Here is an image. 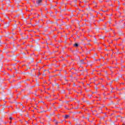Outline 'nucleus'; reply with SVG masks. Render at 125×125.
I'll return each instance as SVG.
<instances>
[{
	"instance_id": "nucleus-53",
	"label": "nucleus",
	"mask_w": 125,
	"mask_h": 125,
	"mask_svg": "<svg viewBox=\"0 0 125 125\" xmlns=\"http://www.w3.org/2000/svg\"><path fill=\"white\" fill-rule=\"evenodd\" d=\"M88 42H90V40H89Z\"/></svg>"
},
{
	"instance_id": "nucleus-32",
	"label": "nucleus",
	"mask_w": 125,
	"mask_h": 125,
	"mask_svg": "<svg viewBox=\"0 0 125 125\" xmlns=\"http://www.w3.org/2000/svg\"><path fill=\"white\" fill-rule=\"evenodd\" d=\"M94 112H97V110H94Z\"/></svg>"
},
{
	"instance_id": "nucleus-46",
	"label": "nucleus",
	"mask_w": 125,
	"mask_h": 125,
	"mask_svg": "<svg viewBox=\"0 0 125 125\" xmlns=\"http://www.w3.org/2000/svg\"><path fill=\"white\" fill-rule=\"evenodd\" d=\"M33 19H31L30 20H32Z\"/></svg>"
},
{
	"instance_id": "nucleus-25",
	"label": "nucleus",
	"mask_w": 125,
	"mask_h": 125,
	"mask_svg": "<svg viewBox=\"0 0 125 125\" xmlns=\"http://www.w3.org/2000/svg\"><path fill=\"white\" fill-rule=\"evenodd\" d=\"M102 11H103L104 12H106V11H103L102 10H101Z\"/></svg>"
},
{
	"instance_id": "nucleus-31",
	"label": "nucleus",
	"mask_w": 125,
	"mask_h": 125,
	"mask_svg": "<svg viewBox=\"0 0 125 125\" xmlns=\"http://www.w3.org/2000/svg\"><path fill=\"white\" fill-rule=\"evenodd\" d=\"M96 30H97V31L98 32V31H99V30H98V29H96Z\"/></svg>"
},
{
	"instance_id": "nucleus-50",
	"label": "nucleus",
	"mask_w": 125,
	"mask_h": 125,
	"mask_svg": "<svg viewBox=\"0 0 125 125\" xmlns=\"http://www.w3.org/2000/svg\"><path fill=\"white\" fill-rule=\"evenodd\" d=\"M49 119H50V117H49Z\"/></svg>"
},
{
	"instance_id": "nucleus-30",
	"label": "nucleus",
	"mask_w": 125,
	"mask_h": 125,
	"mask_svg": "<svg viewBox=\"0 0 125 125\" xmlns=\"http://www.w3.org/2000/svg\"><path fill=\"white\" fill-rule=\"evenodd\" d=\"M0 9H2V10H3V8L2 7Z\"/></svg>"
},
{
	"instance_id": "nucleus-3",
	"label": "nucleus",
	"mask_w": 125,
	"mask_h": 125,
	"mask_svg": "<svg viewBox=\"0 0 125 125\" xmlns=\"http://www.w3.org/2000/svg\"><path fill=\"white\" fill-rule=\"evenodd\" d=\"M2 66H3V64L2 62H0V70L2 68Z\"/></svg>"
},
{
	"instance_id": "nucleus-6",
	"label": "nucleus",
	"mask_w": 125,
	"mask_h": 125,
	"mask_svg": "<svg viewBox=\"0 0 125 125\" xmlns=\"http://www.w3.org/2000/svg\"><path fill=\"white\" fill-rule=\"evenodd\" d=\"M70 117V115H66L65 116H64V119H68V118Z\"/></svg>"
},
{
	"instance_id": "nucleus-35",
	"label": "nucleus",
	"mask_w": 125,
	"mask_h": 125,
	"mask_svg": "<svg viewBox=\"0 0 125 125\" xmlns=\"http://www.w3.org/2000/svg\"><path fill=\"white\" fill-rule=\"evenodd\" d=\"M43 111L45 113V112H46V111H44V110H43Z\"/></svg>"
},
{
	"instance_id": "nucleus-24",
	"label": "nucleus",
	"mask_w": 125,
	"mask_h": 125,
	"mask_svg": "<svg viewBox=\"0 0 125 125\" xmlns=\"http://www.w3.org/2000/svg\"><path fill=\"white\" fill-rule=\"evenodd\" d=\"M112 83H113V82H110V84H112Z\"/></svg>"
},
{
	"instance_id": "nucleus-9",
	"label": "nucleus",
	"mask_w": 125,
	"mask_h": 125,
	"mask_svg": "<svg viewBox=\"0 0 125 125\" xmlns=\"http://www.w3.org/2000/svg\"><path fill=\"white\" fill-rule=\"evenodd\" d=\"M106 28H107V26H106V25H104V28H102V30H106Z\"/></svg>"
},
{
	"instance_id": "nucleus-56",
	"label": "nucleus",
	"mask_w": 125,
	"mask_h": 125,
	"mask_svg": "<svg viewBox=\"0 0 125 125\" xmlns=\"http://www.w3.org/2000/svg\"><path fill=\"white\" fill-rule=\"evenodd\" d=\"M74 91L76 92V90H74Z\"/></svg>"
},
{
	"instance_id": "nucleus-62",
	"label": "nucleus",
	"mask_w": 125,
	"mask_h": 125,
	"mask_svg": "<svg viewBox=\"0 0 125 125\" xmlns=\"http://www.w3.org/2000/svg\"><path fill=\"white\" fill-rule=\"evenodd\" d=\"M110 30H112V29H110Z\"/></svg>"
},
{
	"instance_id": "nucleus-54",
	"label": "nucleus",
	"mask_w": 125,
	"mask_h": 125,
	"mask_svg": "<svg viewBox=\"0 0 125 125\" xmlns=\"http://www.w3.org/2000/svg\"><path fill=\"white\" fill-rule=\"evenodd\" d=\"M124 26H125V23H124Z\"/></svg>"
},
{
	"instance_id": "nucleus-43",
	"label": "nucleus",
	"mask_w": 125,
	"mask_h": 125,
	"mask_svg": "<svg viewBox=\"0 0 125 125\" xmlns=\"http://www.w3.org/2000/svg\"><path fill=\"white\" fill-rule=\"evenodd\" d=\"M45 71H46V70H44V72H45Z\"/></svg>"
},
{
	"instance_id": "nucleus-17",
	"label": "nucleus",
	"mask_w": 125,
	"mask_h": 125,
	"mask_svg": "<svg viewBox=\"0 0 125 125\" xmlns=\"http://www.w3.org/2000/svg\"><path fill=\"white\" fill-rule=\"evenodd\" d=\"M73 86H76V84L75 83H73Z\"/></svg>"
},
{
	"instance_id": "nucleus-23",
	"label": "nucleus",
	"mask_w": 125,
	"mask_h": 125,
	"mask_svg": "<svg viewBox=\"0 0 125 125\" xmlns=\"http://www.w3.org/2000/svg\"><path fill=\"white\" fill-rule=\"evenodd\" d=\"M65 81L66 82H68V80H67V79H65Z\"/></svg>"
},
{
	"instance_id": "nucleus-2",
	"label": "nucleus",
	"mask_w": 125,
	"mask_h": 125,
	"mask_svg": "<svg viewBox=\"0 0 125 125\" xmlns=\"http://www.w3.org/2000/svg\"><path fill=\"white\" fill-rule=\"evenodd\" d=\"M84 60H82L80 61L79 64H86V62H83Z\"/></svg>"
},
{
	"instance_id": "nucleus-40",
	"label": "nucleus",
	"mask_w": 125,
	"mask_h": 125,
	"mask_svg": "<svg viewBox=\"0 0 125 125\" xmlns=\"http://www.w3.org/2000/svg\"><path fill=\"white\" fill-rule=\"evenodd\" d=\"M54 122H56V120H54Z\"/></svg>"
},
{
	"instance_id": "nucleus-61",
	"label": "nucleus",
	"mask_w": 125,
	"mask_h": 125,
	"mask_svg": "<svg viewBox=\"0 0 125 125\" xmlns=\"http://www.w3.org/2000/svg\"><path fill=\"white\" fill-rule=\"evenodd\" d=\"M1 25L0 24V27Z\"/></svg>"
},
{
	"instance_id": "nucleus-12",
	"label": "nucleus",
	"mask_w": 125,
	"mask_h": 125,
	"mask_svg": "<svg viewBox=\"0 0 125 125\" xmlns=\"http://www.w3.org/2000/svg\"><path fill=\"white\" fill-rule=\"evenodd\" d=\"M31 62H34V59L31 58Z\"/></svg>"
},
{
	"instance_id": "nucleus-11",
	"label": "nucleus",
	"mask_w": 125,
	"mask_h": 125,
	"mask_svg": "<svg viewBox=\"0 0 125 125\" xmlns=\"http://www.w3.org/2000/svg\"><path fill=\"white\" fill-rule=\"evenodd\" d=\"M99 111H102V107H99Z\"/></svg>"
},
{
	"instance_id": "nucleus-59",
	"label": "nucleus",
	"mask_w": 125,
	"mask_h": 125,
	"mask_svg": "<svg viewBox=\"0 0 125 125\" xmlns=\"http://www.w3.org/2000/svg\"><path fill=\"white\" fill-rule=\"evenodd\" d=\"M107 32H109V31H107Z\"/></svg>"
},
{
	"instance_id": "nucleus-36",
	"label": "nucleus",
	"mask_w": 125,
	"mask_h": 125,
	"mask_svg": "<svg viewBox=\"0 0 125 125\" xmlns=\"http://www.w3.org/2000/svg\"><path fill=\"white\" fill-rule=\"evenodd\" d=\"M87 120H89V118H87Z\"/></svg>"
},
{
	"instance_id": "nucleus-15",
	"label": "nucleus",
	"mask_w": 125,
	"mask_h": 125,
	"mask_svg": "<svg viewBox=\"0 0 125 125\" xmlns=\"http://www.w3.org/2000/svg\"><path fill=\"white\" fill-rule=\"evenodd\" d=\"M57 76H61V74L60 73V74H58Z\"/></svg>"
},
{
	"instance_id": "nucleus-29",
	"label": "nucleus",
	"mask_w": 125,
	"mask_h": 125,
	"mask_svg": "<svg viewBox=\"0 0 125 125\" xmlns=\"http://www.w3.org/2000/svg\"><path fill=\"white\" fill-rule=\"evenodd\" d=\"M46 74H43V76H45Z\"/></svg>"
},
{
	"instance_id": "nucleus-19",
	"label": "nucleus",
	"mask_w": 125,
	"mask_h": 125,
	"mask_svg": "<svg viewBox=\"0 0 125 125\" xmlns=\"http://www.w3.org/2000/svg\"><path fill=\"white\" fill-rule=\"evenodd\" d=\"M94 55L97 56V53H95V54H94Z\"/></svg>"
},
{
	"instance_id": "nucleus-16",
	"label": "nucleus",
	"mask_w": 125,
	"mask_h": 125,
	"mask_svg": "<svg viewBox=\"0 0 125 125\" xmlns=\"http://www.w3.org/2000/svg\"><path fill=\"white\" fill-rule=\"evenodd\" d=\"M14 77L15 76H14V75H13L12 76H11V78H14Z\"/></svg>"
},
{
	"instance_id": "nucleus-28",
	"label": "nucleus",
	"mask_w": 125,
	"mask_h": 125,
	"mask_svg": "<svg viewBox=\"0 0 125 125\" xmlns=\"http://www.w3.org/2000/svg\"><path fill=\"white\" fill-rule=\"evenodd\" d=\"M40 113H43V111H42Z\"/></svg>"
},
{
	"instance_id": "nucleus-1",
	"label": "nucleus",
	"mask_w": 125,
	"mask_h": 125,
	"mask_svg": "<svg viewBox=\"0 0 125 125\" xmlns=\"http://www.w3.org/2000/svg\"><path fill=\"white\" fill-rule=\"evenodd\" d=\"M42 0H36V3L38 5H41V3H42Z\"/></svg>"
},
{
	"instance_id": "nucleus-7",
	"label": "nucleus",
	"mask_w": 125,
	"mask_h": 125,
	"mask_svg": "<svg viewBox=\"0 0 125 125\" xmlns=\"http://www.w3.org/2000/svg\"><path fill=\"white\" fill-rule=\"evenodd\" d=\"M73 46H75L76 47H78V46H79V44L76 43L73 45Z\"/></svg>"
},
{
	"instance_id": "nucleus-49",
	"label": "nucleus",
	"mask_w": 125,
	"mask_h": 125,
	"mask_svg": "<svg viewBox=\"0 0 125 125\" xmlns=\"http://www.w3.org/2000/svg\"><path fill=\"white\" fill-rule=\"evenodd\" d=\"M98 68H100V66H98Z\"/></svg>"
},
{
	"instance_id": "nucleus-48",
	"label": "nucleus",
	"mask_w": 125,
	"mask_h": 125,
	"mask_svg": "<svg viewBox=\"0 0 125 125\" xmlns=\"http://www.w3.org/2000/svg\"><path fill=\"white\" fill-rule=\"evenodd\" d=\"M15 58H16V56H15Z\"/></svg>"
},
{
	"instance_id": "nucleus-34",
	"label": "nucleus",
	"mask_w": 125,
	"mask_h": 125,
	"mask_svg": "<svg viewBox=\"0 0 125 125\" xmlns=\"http://www.w3.org/2000/svg\"><path fill=\"white\" fill-rule=\"evenodd\" d=\"M53 17H54V18H55V16H53Z\"/></svg>"
},
{
	"instance_id": "nucleus-5",
	"label": "nucleus",
	"mask_w": 125,
	"mask_h": 125,
	"mask_svg": "<svg viewBox=\"0 0 125 125\" xmlns=\"http://www.w3.org/2000/svg\"><path fill=\"white\" fill-rule=\"evenodd\" d=\"M36 50H37V51H40V46L36 47Z\"/></svg>"
},
{
	"instance_id": "nucleus-38",
	"label": "nucleus",
	"mask_w": 125,
	"mask_h": 125,
	"mask_svg": "<svg viewBox=\"0 0 125 125\" xmlns=\"http://www.w3.org/2000/svg\"><path fill=\"white\" fill-rule=\"evenodd\" d=\"M86 58H85V59L83 60H84H84H86Z\"/></svg>"
},
{
	"instance_id": "nucleus-57",
	"label": "nucleus",
	"mask_w": 125,
	"mask_h": 125,
	"mask_svg": "<svg viewBox=\"0 0 125 125\" xmlns=\"http://www.w3.org/2000/svg\"><path fill=\"white\" fill-rule=\"evenodd\" d=\"M125 125V124H123V125Z\"/></svg>"
},
{
	"instance_id": "nucleus-18",
	"label": "nucleus",
	"mask_w": 125,
	"mask_h": 125,
	"mask_svg": "<svg viewBox=\"0 0 125 125\" xmlns=\"http://www.w3.org/2000/svg\"><path fill=\"white\" fill-rule=\"evenodd\" d=\"M40 75H41V72H39V75L38 76V77H39V76H40Z\"/></svg>"
},
{
	"instance_id": "nucleus-41",
	"label": "nucleus",
	"mask_w": 125,
	"mask_h": 125,
	"mask_svg": "<svg viewBox=\"0 0 125 125\" xmlns=\"http://www.w3.org/2000/svg\"><path fill=\"white\" fill-rule=\"evenodd\" d=\"M123 4H124V5H125V3H124Z\"/></svg>"
},
{
	"instance_id": "nucleus-33",
	"label": "nucleus",
	"mask_w": 125,
	"mask_h": 125,
	"mask_svg": "<svg viewBox=\"0 0 125 125\" xmlns=\"http://www.w3.org/2000/svg\"><path fill=\"white\" fill-rule=\"evenodd\" d=\"M56 24L57 25V26H58V23H57V22H56Z\"/></svg>"
},
{
	"instance_id": "nucleus-13",
	"label": "nucleus",
	"mask_w": 125,
	"mask_h": 125,
	"mask_svg": "<svg viewBox=\"0 0 125 125\" xmlns=\"http://www.w3.org/2000/svg\"><path fill=\"white\" fill-rule=\"evenodd\" d=\"M55 124H56V125H57V124H58V122L56 121V122H55Z\"/></svg>"
},
{
	"instance_id": "nucleus-22",
	"label": "nucleus",
	"mask_w": 125,
	"mask_h": 125,
	"mask_svg": "<svg viewBox=\"0 0 125 125\" xmlns=\"http://www.w3.org/2000/svg\"><path fill=\"white\" fill-rule=\"evenodd\" d=\"M41 62H42V61H41V60H40V61H39V62H38V63H41Z\"/></svg>"
},
{
	"instance_id": "nucleus-47",
	"label": "nucleus",
	"mask_w": 125,
	"mask_h": 125,
	"mask_svg": "<svg viewBox=\"0 0 125 125\" xmlns=\"http://www.w3.org/2000/svg\"><path fill=\"white\" fill-rule=\"evenodd\" d=\"M95 42V43H96V42Z\"/></svg>"
},
{
	"instance_id": "nucleus-27",
	"label": "nucleus",
	"mask_w": 125,
	"mask_h": 125,
	"mask_svg": "<svg viewBox=\"0 0 125 125\" xmlns=\"http://www.w3.org/2000/svg\"><path fill=\"white\" fill-rule=\"evenodd\" d=\"M95 38V41L96 42V38L95 37H94Z\"/></svg>"
},
{
	"instance_id": "nucleus-58",
	"label": "nucleus",
	"mask_w": 125,
	"mask_h": 125,
	"mask_svg": "<svg viewBox=\"0 0 125 125\" xmlns=\"http://www.w3.org/2000/svg\"><path fill=\"white\" fill-rule=\"evenodd\" d=\"M56 13H57V12H56Z\"/></svg>"
},
{
	"instance_id": "nucleus-37",
	"label": "nucleus",
	"mask_w": 125,
	"mask_h": 125,
	"mask_svg": "<svg viewBox=\"0 0 125 125\" xmlns=\"http://www.w3.org/2000/svg\"><path fill=\"white\" fill-rule=\"evenodd\" d=\"M22 54H23L24 55H25V53H23Z\"/></svg>"
},
{
	"instance_id": "nucleus-55",
	"label": "nucleus",
	"mask_w": 125,
	"mask_h": 125,
	"mask_svg": "<svg viewBox=\"0 0 125 125\" xmlns=\"http://www.w3.org/2000/svg\"><path fill=\"white\" fill-rule=\"evenodd\" d=\"M96 89H97V88H97V87H96Z\"/></svg>"
},
{
	"instance_id": "nucleus-45",
	"label": "nucleus",
	"mask_w": 125,
	"mask_h": 125,
	"mask_svg": "<svg viewBox=\"0 0 125 125\" xmlns=\"http://www.w3.org/2000/svg\"><path fill=\"white\" fill-rule=\"evenodd\" d=\"M21 105H23V104H21Z\"/></svg>"
},
{
	"instance_id": "nucleus-21",
	"label": "nucleus",
	"mask_w": 125,
	"mask_h": 125,
	"mask_svg": "<svg viewBox=\"0 0 125 125\" xmlns=\"http://www.w3.org/2000/svg\"><path fill=\"white\" fill-rule=\"evenodd\" d=\"M10 39H13V37H10Z\"/></svg>"
},
{
	"instance_id": "nucleus-51",
	"label": "nucleus",
	"mask_w": 125,
	"mask_h": 125,
	"mask_svg": "<svg viewBox=\"0 0 125 125\" xmlns=\"http://www.w3.org/2000/svg\"><path fill=\"white\" fill-rule=\"evenodd\" d=\"M113 125H115V123H113Z\"/></svg>"
},
{
	"instance_id": "nucleus-4",
	"label": "nucleus",
	"mask_w": 125,
	"mask_h": 125,
	"mask_svg": "<svg viewBox=\"0 0 125 125\" xmlns=\"http://www.w3.org/2000/svg\"><path fill=\"white\" fill-rule=\"evenodd\" d=\"M5 108H6V106L3 107L1 108L0 111H1V112H3V111H4V110L5 109Z\"/></svg>"
},
{
	"instance_id": "nucleus-20",
	"label": "nucleus",
	"mask_w": 125,
	"mask_h": 125,
	"mask_svg": "<svg viewBox=\"0 0 125 125\" xmlns=\"http://www.w3.org/2000/svg\"><path fill=\"white\" fill-rule=\"evenodd\" d=\"M61 107H62V105H60L59 106V108H61Z\"/></svg>"
},
{
	"instance_id": "nucleus-52",
	"label": "nucleus",
	"mask_w": 125,
	"mask_h": 125,
	"mask_svg": "<svg viewBox=\"0 0 125 125\" xmlns=\"http://www.w3.org/2000/svg\"><path fill=\"white\" fill-rule=\"evenodd\" d=\"M103 39H104V37H103Z\"/></svg>"
},
{
	"instance_id": "nucleus-60",
	"label": "nucleus",
	"mask_w": 125,
	"mask_h": 125,
	"mask_svg": "<svg viewBox=\"0 0 125 125\" xmlns=\"http://www.w3.org/2000/svg\"><path fill=\"white\" fill-rule=\"evenodd\" d=\"M22 108H24V106H23Z\"/></svg>"
},
{
	"instance_id": "nucleus-8",
	"label": "nucleus",
	"mask_w": 125,
	"mask_h": 125,
	"mask_svg": "<svg viewBox=\"0 0 125 125\" xmlns=\"http://www.w3.org/2000/svg\"><path fill=\"white\" fill-rule=\"evenodd\" d=\"M8 26H9V22L5 24V28H6L7 27H8Z\"/></svg>"
},
{
	"instance_id": "nucleus-10",
	"label": "nucleus",
	"mask_w": 125,
	"mask_h": 125,
	"mask_svg": "<svg viewBox=\"0 0 125 125\" xmlns=\"http://www.w3.org/2000/svg\"><path fill=\"white\" fill-rule=\"evenodd\" d=\"M28 38H29V37L28 36H27L26 37L22 38V39H23V40H27L28 39Z\"/></svg>"
},
{
	"instance_id": "nucleus-14",
	"label": "nucleus",
	"mask_w": 125,
	"mask_h": 125,
	"mask_svg": "<svg viewBox=\"0 0 125 125\" xmlns=\"http://www.w3.org/2000/svg\"><path fill=\"white\" fill-rule=\"evenodd\" d=\"M9 120L11 121V120H12V117H10Z\"/></svg>"
},
{
	"instance_id": "nucleus-26",
	"label": "nucleus",
	"mask_w": 125,
	"mask_h": 125,
	"mask_svg": "<svg viewBox=\"0 0 125 125\" xmlns=\"http://www.w3.org/2000/svg\"><path fill=\"white\" fill-rule=\"evenodd\" d=\"M22 18L23 19H24V16H22Z\"/></svg>"
},
{
	"instance_id": "nucleus-39",
	"label": "nucleus",
	"mask_w": 125,
	"mask_h": 125,
	"mask_svg": "<svg viewBox=\"0 0 125 125\" xmlns=\"http://www.w3.org/2000/svg\"><path fill=\"white\" fill-rule=\"evenodd\" d=\"M6 18H8V17H7V16H6Z\"/></svg>"
},
{
	"instance_id": "nucleus-44",
	"label": "nucleus",
	"mask_w": 125,
	"mask_h": 125,
	"mask_svg": "<svg viewBox=\"0 0 125 125\" xmlns=\"http://www.w3.org/2000/svg\"><path fill=\"white\" fill-rule=\"evenodd\" d=\"M122 84H125V83H122Z\"/></svg>"
},
{
	"instance_id": "nucleus-42",
	"label": "nucleus",
	"mask_w": 125,
	"mask_h": 125,
	"mask_svg": "<svg viewBox=\"0 0 125 125\" xmlns=\"http://www.w3.org/2000/svg\"><path fill=\"white\" fill-rule=\"evenodd\" d=\"M69 124H70V125H71V123L70 122H69Z\"/></svg>"
}]
</instances>
